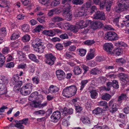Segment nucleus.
I'll use <instances>...</instances> for the list:
<instances>
[{"label": "nucleus", "mask_w": 129, "mask_h": 129, "mask_svg": "<svg viewBox=\"0 0 129 129\" xmlns=\"http://www.w3.org/2000/svg\"><path fill=\"white\" fill-rule=\"evenodd\" d=\"M69 2L68 0H62L61 3L62 4L66 3L64 5L63 10V15L67 20H70L72 18V14L70 11V5L68 3Z\"/></svg>", "instance_id": "nucleus-1"}, {"label": "nucleus", "mask_w": 129, "mask_h": 129, "mask_svg": "<svg viewBox=\"0 0 129 129\" xmlns=\"http://www.w3.org/2000/svg\"><path fill=\"white\" fill-rule=\"evenodd\" d=\"M95 4L96 5H99L101 8L103 9L106 7V10L109 11L111 10V6L112 5V1L110 0H104L101 2L100 0H93Z\"/></svg>", "instance_id": "nucleus-2"}, {"label": "nucleus", "mask_w": 129, "mask_h": 129, "mask_svg": "<svg viewBox=\"0 0 129 129\" xmlns=\"http://www.w3.org/2000/svg\"><path fill=\"white\" fill-rule=\"evenodd\" d=\"M119 3L116 7V11L118 12L123 11L124 9L128 8L129 3L128 0H119Z\"/></svg>", "instance_id": "nucleus-3"}, {"label": "nucleus", "mask_w": 129, "mask_h": 129, "mask_svg": "<svg viewBox=\"0 0 129 129\" xmlns=\"http://www.w3.org/2000/svg\"><path fill=\"white\" fill-rule=\"evenodd\" d=\"M32 84L30 83H27L21 89L20 91L22 94L26 95L29 94L31 90Z\"/></svg>", "instance_id": "nucleus-4"}, {"label": "nucleus", "mask_w": 129, "mask_h": 129, "mask_svg": "<svg viewBox=\"0 0 129 129\" xmlns=\"http://www.w3.org/2000/svg\"><path fill=\"white\" fill-rule=\"evenodd\" d=\"M44 56L46 58L45 62L46 63L51 66L54 64L56 58L52 53H49L45 54Z\"/></svg>", "instance_id": "nucleus-5"}, {"label": "nucleus", "mask_w": 129, "mask_h": 129, "mask_svg": "<svg viewBox=\"0 0 129 129\" xmlns=\"http://www.w3.org/2000/svg\"><path fill=\"white\" fill-rule=\"evenodd\" d=\"M118 38L117 35L114 31H109L105 34L104 38L110 41L116 40Z\"/></svg>", "instance_id": "nucleus-6"}, {"label": "nucleus", "mask_w": 129, "mask_h": 129, "mask_svg": "<svg viewBox=\"0 0 129 129\" xmlns=\"http://www.w3.org/2000/svg\"><path fill=\"white\" fill-rule=\"evenodd\" d=\"M61 116V113L60 111L58 110L54 111L50 116L51 122L54 123L58 122Z\"/></svg>", "instance_id": "nucleus-7"}, {"label": "nucleus", "mask_w": 129, "mask_h": 129, "mask_svg": "<svg viewBox=\"0 0 129 129\" xmlns=\"http://www.w3.org/2000/svg\"><path fill=\"white\" fill-rule=\"evenodd\" d=\"M94 18L95 19L104 20L106 19L105 13L102 11H97L94 15Z\"/></svg>", "instance_id": "nucleus-8"}, {"label": "nucleus", "mask_w": 129, "mask_h": 129, "mask_svg": "<svg viewBox=\"0 0 129 129\" xmlns=\"http://www.w3.org/2000/svg\"><path fill=\"white\" fill-rule=\"evenodd\" d=\"M113 48V45L111 43H106L103 46V49L108 53L111 54Z\"/></svg>", "instance_id": "nucleus-9"}, {"label": "nucleus", "mask_w": 129, "mask_h": 129, "mask_svg": "<svg viewBox=\"0 0 129 129\" xmlns=\"http://www.w3.org/2000/svg\"><path fill=\"white\" fill-rule=\"evenodd\" d=\"M57 77L59 80H61L66 78V75L65 73L60 70H57L56 72Z\"/></svg>", "instance_id": "nucleus-10"}, {"label": "nucleus", "mask_w": 129, "mask_h": 129, "mask_svg": "<svg viewBox=\"0 0 129 129\" xmlns=\"http://www.w3.org/2000/svg\"><path fill=\"white\" fill-rule=\"evenodd\" d=\"M62 115L64 116H65L67 115H71L73 113V110L71 108L68 109L66 107H64L63 109H62Z\"/></svg>", "instance_id": "nucleus-11"}, {"label": "nucleus", "mask_w": 129, "mask_h": 129, "mask_svg": "<svg viewBox=\"0 0 129 129\" xmlns=\"http://www.w3.org/2000/svg\"><path fill=\"white\" fill-rule=\"evenodd\" d=\"M87 10L85 9L84 7H82L78 12L77 13L76 15L78 17H80L82 16L86 15Z\"/></svg>", "instance_id": "nucleus-12"}, {"label": "nucleus", "mask_w": 129, "mask_h": 129, "mask_svg": "<svg viewBox=\"0 0 129 129\" xmlns=\"http://www.w3.org/2000/svg\"><path fill=\"white\" fill-rule=\"evenodd\" d=\"M88 25L91 26V28L94 29H97L100 24V22L98 21H91L89 20H88Z\"/></svg>", "instance_id": "nucleus-13"}, {"label": "nucleus", "mask_w": 129, "mask_h": 129, "mask_svg": "<svg viewBox=\"0 0 129 129\" xmlns=\"http://www.w3.org/2000/svg\"><path fill=\"white\" fill-rule=\"evenodd\" d=\"M44 44H41L38 45L37 46H35L34 47V50L40 53H42L44 52L45 47L44 45Z\"/></svg>", "instance_id": "nucleus-14"}, {"label": "nucleus", "mask_w": 129, "mask_h": 129, "mask_svg": "<svg viewBox=\"0 0 129 129\" xmlns=\"http://www.w3.org/2000/svg\"><path fill=\"white\" fill-rule=\"evenodd\" d=\"M118 76L120 79L121 81V83L124 85V82H126L128 79V76L124 73H120L118 74Z\"/></svg>", "instance_id": "nucleus-15"}, {"label": "nucleus", "mask_w": 129, "mask_h": 129, "mask_svg": "<svg viewBox=\"0 0 129 129\" xmlns=\"http://www.w3.org/2000/svg\"><path fill=\"white\" fill-rule=\"evenodd\" d=\"M17 54L18 56L19 61H25L26 60V55L21 51H18L17 52Z\"/></svg>", "instance_id": "nucleus-16"}, {"label": "nucleus", "mask_w": 129, "mask_h": 129, "mask_svg": "<svg viewBox=\"0 0 129 129\" xmlns=\"http://www.w3.org/2000/svg\"><path fill=\"white\" fill-rule=\"evenodd\" d=\"M59 89V88L56 86L52 85L50 86L48 90L49 92L52 93L58 92Z\"/></svg>", "instance_id": "nucleus-17"}, {"label": "nucleus", "mask_w": 129, "mask_h": 129, "mask_svg": "<svg viewBox=\"0 0 129 129\" xmlns=\"http://www.w3.org/2000/svg\"><path fill=\"white\" fill-rule=\"evenodd\" d=\"M42 40L39 38H37L35 40H34L31 43V46L33 47L35 46H37L40 44H43V43L42 42Z\"/></svg>", "instance_id": "nucleus-18"}, {"label": "nucleus", "mask_w": 129, "mask_h": 129, "mask_svg": "<svg viewBox=\"0 0 129 129\" xmlns=\"http://www.w3.org/2000/svg\"><path fill=\"white\" fill-rule=\"evenodd\" d=\"M101 73L100 70L97 67L92 69L90 71V73L93 75H98Z\"/></svg>", "instance_id": "nucleus-19"}, {"label": "nucleus", "mask_w": 129, "mask_h": 129, "mask_svg": "<svg viewBox=\"0 0 129 129\" xmlns=\"http://www.w3.org/2000/svg\"><path fill=\"white\" fill-rule=\"evenodd\" d=\"M70 92L68 87H66L63 89L62 92L63 95L67 98H69L71 97Z\"/></svg>", "instance_id": "nucleus-20"}, {"label": "nucleus", "mask_w": 129, "mask_h": 129, "mask_svg": "<svg viewBox=\"0 0 129 129\" xmlns=\"http://www.w3.org/2000/svg\"><path fill=\"white\" fill-rule=\"evenodd\" d=\"M122 49L120 48L114 49L112 51L111 54L115 55L116 56H119L122 53Z\"/></svg>", "instance_id": "nucleus-21"}, {"label": "nucleus", "mask_w": 129, "mask_h": 129, "mask_svg": "<svg viewBox=\"0 0 129 129\" xmlns=\"http://www.w3.org/2000/svg\"><path fill=\"white\" fill-rule=\"evenodd\" d=\"M70 94H71V97L75 95L76 93L77 89L76 87L74 85H72L69 86Z\"/></svg>", "instance_id": "nucleus-22"}, {"label": "nucleus", "mask_w": 129, "mask_h": 129, "mask_svg": "<svg viewBox=\"0 0 129 129\" xmlns=\"http://www.w3.org/2000/svg\"><path fill=\"white\" fill-rule=\"evenodd\" d=\"M43 97V95L41 94H39L38 92L35 91L32 93L30 95V98L31 97L34 99L38 100L39 98H42Z\"/></svg>", "instance_id": "nucleus-23"}, {"label": "nucleus", "mask_w": 129, "mask_h": 129, "mask_svg": "<svg viewBox=\"0 0 129 129\" xmlns=\"http://www.w3.org/2000/svg\"><path fill=\"white\" fill-rule=\"evenodd\" d=\"M81 120L82 122L84 124H89L91 123L89 117L87 116H82Z\"/></svg>", "instance_id": "nucleus-24"}, {"label": "nucleus", "mask_w": 129, "mask_h": 129, "mask_svg": "<svg viewBox=\"0 0 129 129\" xmlns=\"http://www.w3.org/2000/svg\"><path fill=\"white\" fill-rule=\"evenodd\" d=\"M82 71V69L79 66H76L74 67L73 72L75 75H79L81 73Z\"/></svg>", "instance_id": "nucleus-25"}, {"label": "nucleus", "mask_w": 129, "mask_h": 129, "mask_svg": "<svg viewBox=\"0 0 129 129\" xmlns=\"http://www.w3.org/2000/svg\"><path fill=\"white\" fill-rule=\"evenodd\" d=\"M94 49H90V51L88 53L86 57L87 60H89L92 59L94 57Z\"/></svg>", "instance_id": "nucleus-26"}, {"label": "nucleus", "mask_w": 129, "mask_h": 129, "mask_svg": "<svg viewBox=\"0 0 129 129\" xmlns=\"http://www.w3.org/2000/svg\"><path fill=\"white\" fill-rule=\"evenodd\" d=\"M89 81V80H82L80 83V90L82 91L85 87Z\"/></svg>", "instance_id": "nucleus-27"}, {"label": "nucleus", "mask_w": 129, "mask_h": 129, "mask_svg": "<svg viewBox=\"0 0 129 129\" xmlns=\"http://www.w3.org/2000/svg\"><path fill=\"white\" fill-rule=\"evenodd\" d=\"M88 24V20L85 22L83 20H80L79 23V25L80 28L82 29L87 27Z\"/></svg>", "instance_id": "nucleus-28"}, {"label": "nucleus", "mask_w": 129, "mask_h": 129, "mask_svg": "<svg viewBox=\"0 0 129 129\" xmlns=\"http://www.w3.org/2000/svg\"><path fill=\"white\" fill-rule=\"evenodd\" d=\"M20 33L19 31H16L10 37L11 40H14L20 37Z\"/></svg>", "instance_id": "nucleus-29"}, {"label": "nucleus", "mask_w": 129, "mask_h": 129, "mask_svg": "<svg viewBox=\"0 0 129 129\" xmlns=\"http://www.w3.org/2000/svg\"><path fill=\"white\" fill-rule=\"evenodd\" d=\"M118 105L116 103H114L112 106L109 107V111L112 113H115L118 110Z\"/></svg>", "instance_id": "nucleus-30"}, {"label": "nucleus", "mask_w": 129, "mask_h": 129, "mask_svg": "<svg viewBox=\"0 0 129 129\" xmlns=\"http://www.w3.org/2000/svg\"><path fill=\"white\" fill-rule=\"evenodd\" d=\"M127 98L126 94L122 93L120 95L118 96L117 101L119 102H122V100H126Z\"/></svg>", "instance_id": "nucleus-31"}, {"label": "nucleus", "mask_w": 129, "mask_h": 129, "mask_svg": "<svg viewBox=\"0 0 129 129\" xmlns=\"http://www.w3.org/2000/svg\"><path fill=\"white\" fill-rule=\"evenodd\" d=\"M99 106H103L104 110L108 109L109 107L107 106V102H106L101 101L99 103Z\"/></svg>", "instance_id": "nucleus-32"}, {"label": "nucleus", "mask_w": 129, "mask_h": 129, "mask_svg": "<svg viewBox=\"0 0 129 129\" xmlns=\"http://www.w3.org/2000/svg\"><path fill=\"white\" fill-rule=\"evenodd\" d=\"M5 83H4L2 84H0V90L3 91L2 93L1 94H6L7 92V89L6 87Z\"/></svg>", "instance_id": "nucleus-33"}, {"label": "nucleus", "mask_w": 129, "mask_h": 129, "mask_svg": "<svg viewBox=\"0 0 129 129\" xmlns=\"http://www.w3.org/2000/svg\"><path fill=\"white\" fill-rule=\"evenodd\" d=\"M103 109L100 107H98L93 110L92 113L96 115L100 114L103 112Z\"/></svg>", "instance_id": "nucleus-34"}, {"label": "nucleus", "mask_w": 129, "mask_h": 129, "mask_svg": "<svg viewBox=\"0 0 129 129\" xmlns=\"http://www.w3.org/2000/svg\"><path fill=\"white\" fill-rule=\"evenodd\" d=\"M120 18V14L118 13L116 14V16L113 20L114 23L117 26L118 25Z\"/></svg>", "instance_id": "nucleus-35"}, {"label": "nucleus", "mask_w": 129, "mask_h": 129, "mask_svg": "<svg viewBox=\"0 0 129 129\" xmlns=\"http://www.w3.org/2000/svg\"><path fill=\"white\" fill-rule=\"evenodd\" d=\"M28 56L29 58L31 60L36 62H39V61L37 58L36 56L34 54H30L28 55Z\"/></svg>", "instance_id": "nucleus-36"}, {"label": "nucleus", "mask_w": 129, "mask_h": 129, "mask_svg": "<svg viewBox=\"0 0 129 129\" xmlns=\"http://www.w3.org/2000/svg\"><path fill=\"white\" fill-rule=\"evenodd\" d=\"M90 95L91 98L92 99H96V96L98 95V93L95 90H92L90 91Z\"/></svg>", "instance_id": "nucleus-37"}, {"label": "nucleus", "mask_w": 129, "mask_h": 129, "mask_svg": "<svg viewBox=\"0 0 129 129\" xmlns=\"http://www.w3.org/2000/svg\"><path fill=\"white\" fill-rule=\"evenodd\" d=\"M30 27L27 24H25L22 26V29L25 32H28L29 31Z\"/></svg>", "instance_id": "nucleus-38"}, {"label": "nucleus", "mask_w": 129, "mask_h": 129, "mask_svg": "<svg viewBox=\"0 0 129 129\" xmlns=\"http://www.w3.org/2000/svg\"><path fill=\"white\" fill-rule=\"evenodd\" d=\"M84 2V0H73L72 3L74 5H78L82 4Z\"/></svg>", "instance_id": "nucleus-39"}, {"label": "nucleus", "mask_w": 129, "mask_h": 129, "mask_svg": "<svg viewBox=\"0 0 129 129\" xmlns=\"http://www.w3.org/2000/svg\"><path fill=\"white\" fill-rule=\"evenodd\" d=\"M60 0H53L50 5L51 7L56 6L60 4Z\"/></svg>", "instance_id": "nucleus-40"}, {"label": "nucleus", "mask_w": 129, "mask_h": 129, "mask_svg": "<svg viewBox=\"0 0 129 129\" xmlns=\"http://www.w3.org/2000/svg\"><path fill=\"white\" fill-rule=\"evenodd\" d=\"M43 28L42 25H39L36 27L34 29L33 31L34 32L39 33L40 31L42 30V28Z\"/></svg>", "instance_id": "nucleus-41"}, {"label": "nucleus", "mask_w": 129, "mask_h": 129, "mask_svg": "<svg viewBox=\"0 0 129 129\" xmlns=\"http://www.w3.org/2000/svg\"><path fill=\"white\" fill-rule=\"evenodd\" d=\"M50 0H39L40 3L45 6H48L50 5Z\"/></svg>", "instance_id": "nucleus-42"}, {"label": "nucleus", "mask_w": 129, "mask_h": 129, "mask_svg": "<svg viewBox=\"0 0 129 129\" xmlns=\"http://www.w3.org/2000/svg\"><path fill=\"white\" fill-rule=\"evenodd\" d=\"M30 35L26 34L23 36L22 37V39L24 42H27L30 40Z\"/></svg>", "instance_id": "nucleus-43"}, {"label": "nucleus", "mask_w": 129, "mask_h": 129, "mask_svg": "<svg viewBox=\"0 0 129 129\" xmlns=\"http://www.w3.org/2000/svg\"><path fill=\"white\" fill-rule=\"evenodd\" d=\"M69 27L68 29L69 30L73 31L74 32H77V30L76 28V27L75 26L72 25H67Z\"/></svg>", "instance_id": "nucleus-44"}, {"label": "nucleus", "mask_w": 129, "mask_h": 129, "mask_svg": "<svg viewBox=\"0 0 129 129\" xmlns=\"http://www.w3.org/2000/svg\"><path fill=\"white\" fill-rule=\"evenodd\" d=\"M73 53L72 52L67 51L65 53L64 56L67 59H70L73 57L72 55Z\"/></svg>", "instance_id": "nucleus-45"}, {"label": "nucleus", "mask_w": 129, "mask_h": 129, "mask_svg": "<svg viewBox=\"0 0 129 129\" xmlns=\"http://www.w3.org/2000/svg\"><path fill=\"white\" fill-rule=\"evenodd\" d=\"M112 87L115 89H118L119 88L118 81L116 80H114L112 82Z\"/></svg>", "instance_id": "nucleus-46"}, {"label": "nucleus", "mask_w": 129, "mask_h": 129, "mask_svg": "<svg viewBox=\"0 0 129 129\" xmlns=\"http://www.w3.org/2000/svg\"><path fill=\"white\" fill-rule=\"evenodd\" d=\"M80 55L83 56H84L86 54V51L85 49H78Z\"/></svg>", "instance_id": "nucleus-47"}, {"label": "nucleus", "mask_w": 129, "mask_h": 129, "mask_svg": "<svg viewBox=\"0 0 129 129\" xmlns=\"http://www.w3.org/2000/svg\"><path fill=\"white\" fill-rule=\"evenodd\" d=\"M81 67L84 71V72L83 74V75H84L88 71L89 68L88 66L84 64L82 65Z\"/></svg>", "instance_id": "nucleus-48"}, {"label": "nucleus", "mask_w": 129, "mask_h": 129, "mask_svg": "<svg viewBox=\"0 0 129 129\" xmlns=\"http://www.w3.org/2000/svg\"><path fill=\"white\" fill-rule=\"evenodd\" d=\"M110 95L109 94L106 93L102 96V98L103 100L108 101L110 99Z\"/></svg>", "instance_id": "nucleus-49"}, {"label": "nucleus", "mask_w": 129, "mask_h": 129, "mask_svg": "<svg viewBox=\"0 0 129 129\" xmlns=\"http://www.w3.org/2000/svg\"><path fill=\"white\" fill-rule=\"evenodd\" d=\"M104 29L106 30H114V29L111 25H105L103 27Z\"/></svg>", "instance_id": "nucleus-50"}, {"label": "nucleus", "mask_w": 129, "mask_h": 129, "mask_svg": "<svg viewBox=\"0 0 129 129\" xmlns=\"http://www.w3.org/2000/svg\"><path fill=\"white\" fill-rule=\"evenodd\" d=\"M32 80L34 84H37L40 83L39 78L37 76H35L33 78Z\"/></svg>", "instance_id": "nucleus-51"}, {"label": "nucleus", "mask_w": 129, "mask_h": 129, "mask_svg": "<svg viewBox=\"0 0 129 129\" xmlns=\"http://www.w3.org/2000/svg\"><path fill=\"white\" fill-rule=\"evenodd\" d=\"M34 113L36 115H44L46 113V111L43 110H39L38 111H36L34 112Z\"/></svg>", "instance_id": "nucleus-52"}, {"label": "nucleus", "mask_w": 129, "mask_h": 129, "mask_svg": "<svg viewBox=\"0 0 129 129\" xmlns=\"http://www.w3.org/2000/svg\"><path fill=\"white\" fill-rule=\"evenodd\" d=\"M5 61V57L3 54L0 53V64L3 65Z\"/></svg>", "instance_id": "nucleus-53"}, {"label": "nucleus", "mask_w": 129, "mask_h": 129, "mask_svg": "<svg viewBox=\"0 0 129 129\" xmlns=\"http://www.w3.org/2000/svg\"><path fill=\"white\" fill-rule=\"evenodd\" d=\"M53 21L54 22H59L63 20V18L58 16H55L52 19Z\"/></svg>", "instance_id": "nucleus-54"}, {"label": "nucleus", "mask_w": 129, "mask_h": 129, "mask_svg": "<svg viewBox=\"0 0 129 129\" xmlns=\"http://www.w3.org/2000/svg\"><path fill=\"white\" fill-rule=\"evenodd\" d=\"M62 44L58 43L57 44L55 45V48L57 50H61L63 49V45Z\"/></svg>", "instance_id": "nucleus-55"}, {"label": "nucleus", "mask_w": 129, "mask_h": 129, "mask_svg": "<svg viewBox=\"0 0 129 129\" xmlns=\"http://www.w3.org/2000/svg\"><path fill=\"white\" fill-rule=\"evenodd\" d=\"M57 9L54 8L50 10L48 13L49 15L50 16H52L57 11Z\"/></svg>", "instance_id": "nucleus-56"}, {"label": "nucleus", "mask_w": 129, "mask_h": 129, "mask_svg": "<svg viewBox=\"0 0 129 129\" xmlns=\"http://www.w3.org/2000/svg\"><path fill=\"white\" fill-rule=\"evenodd\" d=\"M21 2L24 6H27L31 3L30 0H21Z\"/></svg>", "instance_id": "nucleus-57"}, {"label": "nucleus", "mask_w": 129, "mask_h": 129, "mask_svg": "<svg viewBox=\"0 0 129 129\" xmlns=\"http://www.w3.org/2000/svg\"><path fill=\"white\" fill-rule=\"evenodd\" d=\"M95 43V42L94 41L91 40H87L84 42L85 44L88 45H91Z\"/></svg>", "instance_id": "nucleus-58"}, {"label": "nucleus", "mask_w": 129, "mask_h": 129, "mask_svg": "<svg viewBox=\"0 0 129 129\" xmlns=\"http://www.w3.org/2000/svg\"><path fill=\"white\" fill-rule=\"evenodd\" d=\"M33 102L34 107L36 108H41L40 106V102H37L36 101H33Z\"/></svg>", "instance_id": "nucleus-59"}, {"label": "nucleus", "mask_w": 129, "mask_h": 129, "mask_svg": "<svg viewBox=\"0 0 129 129\" xmlns=\"http://www.w3.org/2000/svg\"><path fill=\"white\" fill-rule=\"evenodd\" d=\"M14 126L15 127L19 128V129H23L24 128L23 125L18 123H16V124H14Z\"/></svg>", "instance_id": "nucleus-60"}, {"label": "nucleus", "mask_w": 129, "mask_h": 129, "mask_svg": "<svg viewBox=\"0 0 129 129\" xmlns=\"http://www.w3.org/2000/svg\"><path fill=\"white\" fill-rule=\"evenodd\" d=\"M28 118H25L22 119L23 124H24L25 125H28L29 124V122L28 121Z\"/></svg>", "instance_id": "nucleus-61"}, {"label": "nucleus", "mask_w": 129, "mask_h": 129, "mask_svg": "<svg viewBox=\"0 0 129 129\" xmlns=\"http://www.w3.org/2000/svg\"><path fill=\"white\" fill-rule=\"evenodd\" d=\"M10 51L9 48L7 47H5L2 50V53L4 54H6Z\"/></svg>", "instance_id": "nucleus-62"}, {"label": "nucleus", "mask_w": 129, "mask_h": 129, "mask_svg": "<svg viewBox=\"0 0 129 129\" xmlns=\"http://www.w3.org/2000/svg\"><path fill=\"white\" fill-rule=\"evenodd\" d=\"M123 111L126 114L129 113V105L125 107L123 109Z\"/></svg>", "instance_id": "nucleus-63"}, {"label": "nucleus", "mask_w": 129, "mask_h": 129, "mask_svg": "<svg viewBox=\"0 0 129 129\" xmlns=\"http://www.w3.org/2000/svg\"><path fill=\"white\" fill-rule=\"evenodd\" d=\"M91 2L89 1L87 2L85 4H84V5L85 6L86 8H89L91 6Z\"/></svg>", "instance_id": "nucleus-64"}]
</instances>
